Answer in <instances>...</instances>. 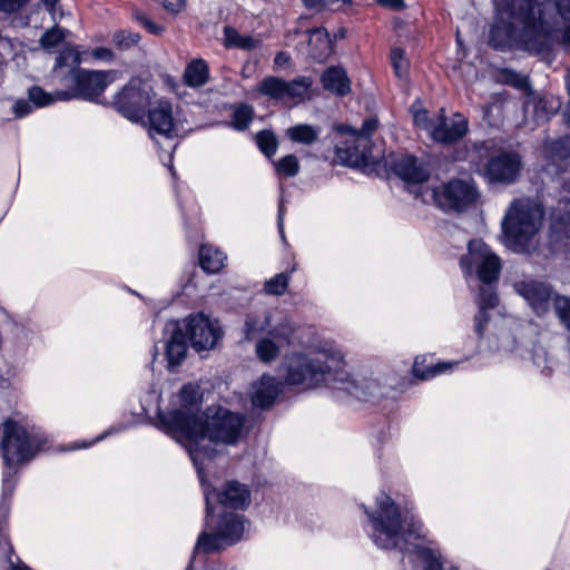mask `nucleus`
Masks as SVG:
<instances>
[{"label": "nucleus", "mask_w": 570, "mask_h": 570, "mask_svg": "<svg viewBox=\"0 0 570 570\" xmlns=\"http://www.w3.org/2000/svg\"><path fill=\"white\" fill-rule=\"evenodd\" d=\"M203 392L198 384L187 383L171 397L166 410L158 411V428L180 442L188 451L203 480L217 444H235L243 428V416L223 407L199 412Z\"/></svg>", "instance_id": "nucleus-1"}, {"label": "nucleus", "mask_w": 570, "mask_h": 570, "mask_svg": "<svg viewBox=\"0 0 570 570\" xmlns=\"http://www.w3.org/2000/svg\"><path fill=\"white\" fill-rule=\"evenodd\" d=\"M303 348L286 354L279 364L283 383L297 386L303 391L323 387L343 390L358 399L383 397L389 391L402 385L393 373H370L352 376L347 371L344 352L337 346L324 342L303 343Z\"/></svg>", "instance_id": "nucleus-2"}, {"label": "nucleus", "mask_w": 570, "mask_h": 570, "mask_svg": "<svg viewBox=\"0 0 570 570\" xmlns=\"http://www.w3.org/2000/svg\"><path fill=\"white\" fill-rule=\"evenodd\" d=\"M558 19L550 21L554 6L550 0H517L511 22L502 19L490 29V43L497 49L513 46L529 51H540L546 40L562 32V40L570 43V0H557Z\"/></svg>", "instance_id": "nucleus-3"}, {"label": "nucleus", "mask_w": 570, "mask_h": 570, "mask_svg": "<svg viewBox=\"0 0 570 570\" xmlns=\"http://www.w3.org/2000/svg\"><path fill=\"white\" fill-rule=\"evenodd\" d=\"M362 508L367 517L366 531L376 547L415 552L426 561L425 570H445L438 551L423 546L432 543L424 524L414 518L406 521L401 508L387 492L380 491L372 507Z\"/></svg>", "instance_id": "nucleus-4"}, {"label": "nucleus", "mask_w": 570, "mask_h": 570, "mask_svg": "<svg viewBox=\"0 0 570 570\" xmlns=\"http://www.w3.org/2000/svg\"><path fill=\"white\" fill-rule=\"evenodd\" d=\"M41 444L42 438L20 422L7 420L0 426V452L4 463L3 498L12 493L13 475L18 468L33 459Z\"/></svg>", "instance_id": "nucleus-5"}, {"label": "nucleus", "mask_w": 570, "mask_h": 570, "mask_svg": "<svg viewBox=\"0 0 570 570\" xmlns=\"http://www.w3.org/2000/svg\"><path fill=\"white\" fill-rule=\"evenodd\" d=\"M543 220L542 207L530 198L513 200L502 220L505 245L514 252L528 249Z\"/></svg>", "instance_id": "nucleus-6"}, {"label": "nucleus", "mask_w": 570, "mask_h": 570, "mask_svg": "<svg viewBox=\"0 0 570 570\" xmlns=\"http://www.w3.org/2000/svg\"><path fill=\"white\" fill-rule=\"evenodd\" d=\"M206 527L197 540L196 549L204 552L216 551L238 542L246 530L245 518L238 513L207 512Z\"/></svg>", "instance_id": "nucleus-7"}, {"label": "nucleus", "mask_w": 570, "mask_h": 570, "mask_svg": "<svg viewBox=\"0 0 570 570\" xmlns=\"http://www.w3.org/2000/svg\"><path fill=\"white\" fill-rule=\"evenodd\" d=\"M243 333L246 341L259 338L265 334L284 340L287 345L301 338L299 328L288 316L276 311L249 313L245 318Z\"/></svg>", "instance_id": "nucleus-8"}, {"label": "nucleus", "mask_w": 570, "mask_h": 570, "mask_svg": "<svg viewBox=\"0 0 570 570\" xmlns=\"http://www.w3.org/2000/svg\"><path fill=\"white\" fill-rule=\"evenodd\" d=\"M119 78L116 70H86L77 69L72 73V86L65 91L58 94L61 101L70 99H82L89 101H98L105 89Z\"/></svg>", "instance_id": "nucleus-9"}, {"label": "nucleus", "mask_w": 570, "mask_h": 570, "mask_svg": "<svg viewBox=\"0 0 570 570\" xmlns=\"http://www.w3.org/2000/svg\"><path fill=\"white\" fill-rule=\"evenodd\" d=\"M460 266L465 276L475 275L482 283L490 284L499 277L501 261L483 240L474 239L469 243Z\"/></svg>", "instance_id": "nucleus-10"}, {"label": "nucleus", "mask_w": 570, "mask_h": 570, "mask_svg": "<svg viewBox=\"0 0 570 570\" xmlns=\"http://www.w3.org/2000/svg\"><path fill=\"white\" fill-rule=\"evenodd\" d=\"M312 78L305 76L289 81L279 77L268 76L258 83L257 90L269 99L281 100L295 106L312 98Z\"/></svg>", "instance_id": "nucleus-11"}, {"label": "nucleus", "mask_w": 570, "mask_h": 570, "mask_svg": "<svg viewBox=\"0 0 570 570\" xmlns=\"http://www.w3.org/2000/svg\"><path fill=\"white\" fill-rule=\"evenodd\" d=\"M377 120L368 118L360 131L348 125H340L336 130L346 136V140L336 145L337 156L347 165L355 166L367 160L368 137L376 130Z\"/></svg>", "instance_id": "nucleus-12"}, {"label": "nucleus", "mask_w": 570, "mask_h": 570, "mask_svg": "<svg viewBox=\"0 0 570 570\" xmlns=\"http://www.w3.org/2000/svg\"><path fill=\"white\" fill-rule=\"evenodd\" d=\"M151 86L139 79H132L115 97L116 109L132 122L142 120L144 110L154 102Z\"/></svg>", "instance_id": "nucleus-13"}, {"label": "nucleus", "mask_w": 570, "mask_h": 570, "mask_svg": "<svg viewBox=\"0 0 570 570\" xmlns=\"http://www.w3.org/2000/svg\"><path fill=\"white\" fill-rule=\"evenodd\" d=\"M186 131L179 111L165 99L154 101L148 109V134L150 138L173 139Z\"/></svg>", "instance_id": "nucleus-14"}, {"label": "nucleus", "mask_w": 570, "mask_h": 570, "mask_svg": "<svg viewBox=\"0 0 570 570\" xmlns=\"http://www.w3.org/2000/svg\"><path fill=\"white\" fill-rule=\"evenodd\" d=\"M176 324L183 327L186 340L189 341L191 347L196 351L214 348L222 337L218 322L203 314L191 315L181 323Z\"/></svg>", "instance_id": "nucleus-15"}, {"label": "nucleus", "mask_w": 570, "mask_h": 570, "mask_svg": "<svg viewBox=\"0 0 570 570\" xmlns=\"http://www.w3.org/2000/svg\"><path fill=\"white\" fill-rule=\"evenodd\" d=\"M435 204L444 210L460 212L476 198L474 186L466 180H452L432 191Z\"/></svg>", "instance_id": "nucleus-16"}, {"label": "nucleus", "mask_w": 570, "mask_h": 570, "mask_svg": "<svg viewBox=\"0 0 570 570\" xmlns=\"http://www.w3.org/2000/svg\"><path fill=\"white\" fill-rule=\"evenodd\" d=\"M205 470L203 469V480L200 482L204 485V493L207 504V512L214 511L212 501L216 500L223 508H230L234 510H243L249 505L250 494L249 490L236 481L226 482L222 490L216 492L205 481Z\"/></svg>", "instance_id": "nucleus-17"}, {"label": "nucleus", "mask_w": 570, "mask_h": 570, "mask_svg": "<svg viewBox=\"0 0 570 570\" xmlns=\"http://www.w3.org/2000/svg\"><path fill=\"white\" fill-rule=\"evenodd\" d=\"M521 170V159L512 151H501L491 157L485 175L491 181L512 183Z\"/></svg>", "instance_id": "nucleus-18"}, {"label": "nucleus", "mask_w": 570, "mask_h": 570, "mask_svg": "<svg viewBox=\"0 0 570 570\" xmlns=\"http://www.w3.org/2000/svg\"><path fill=\"white\" fill-rule=\"evenodd\" d=\"M514 288L537 315H543L549 311L552 292L547 284L529 279L515 283Z\"/></svg>", "instance_id": "nucleus-19"}, {"label": "nucleus", "mask_w": 570, "mask_h": 570, "mask_svg": "<svg viewBox=\"0 0 570 570\" xmlns=\"http://www.w3.org/2000/svg\"><path fill=\"white\" fill-rule=\"evenodd\" d=\"M468 132V120L460 114L450 119L444 117L443 110L436 115L435 128L432 129V139L441 144L454 142Z\"/></svg>", "instance_id": "nucleus-20"}, {"label": "nucleus", "mask_w": 570, "mask_h": 570, "mask_svg": "<svg viewBox=\"0 0 570 570\" xmlns=\"http://www.w3.org/2000/svg\"><path fill=\"white\" fill-rule=\"evenodd\" d=\"M282 392V382L269 374L262 375L252 384L249 396L254 406L268 407Z\"/></svg>", "instance_id": "nucleus-21"}, {"label": "nucleus", "mask_w": 570, "mask_h": 570, "mask_svg": "<svg viewBox=\"0 0 570 570\" xmlns=\"http://www.w3.org/2000/svg\"><path fill=\"white\" fill-rule=\"evenodd\" d=\"M171 334L166 343V357L168 367L173 368L179 365L187 354V340L181 326L176 323L170 324Z\"/></svg>", "instance_id": "nucleus-22"}, {"label": "nucleus", "mask_w": 570, "mask_h": 570, "mask_svg": "<svg viewBox=\"0 0 570 570\" xmlns=\"http://www.w3.org/2000/svg\"><path fill=\"white\" fill-rule=\"evenodd\" d=\"M396 174L405 181L420 184L428 179V169L412 156L400 158L395 164Z\"/></svg>", "instance_id": "nucleus-23"}, {"label": "nucleus", "mask_w": 570, "mask_h": 570, "mask_svg": "<svg viewBox=\"0 0 570 570\" xmlns=\"http://www.w3.org/2000/svg\"><path fill=\"white\" fill-rule=\"evenodd\" d=\"M323 87L336 96H345L351 91V80L341 67L327 68L321 78Z\"/></svg>", "instance_id": "nucleus-24"}, {"label": "nucleus", "mask_w": 570, "mask_h": 570, "mask_svg": "<svg viewBox=\"0 0 570 570\" xmlns=\"http://www.w3.org/2000/svg\"><path fill=\"white\" fill-rule=\"evenodd\" d=\"M308 46L309 56L318 61L330 57L333 50L330 35L324 28H316L309 31Z\"/></svg>", "instance_id": "nucleus-25"}, {"label": "nucleus", "mask_w": 570, "mask_h": 570, "mask_svg": "<svg viewBox=\"0 0 570 570\" xmlns=\"http://www.w3.org/2000/svg\"><path fill=\"white\" fill-rule=\"evenodd\" d=\"M283 343L286 344L284 340H278V337H274L272 335H265L257 338L255 344L256 357L262 363H273L279 356Z\"/></svg>", "instance_id": "nucleus-26"}, {"label": "nucleus", "mask_w": 570, "mask_h": 570, "mask_svg": "<svg viewBox=\"0 0 570 570\" xmlns=\"http://www.w3.org/2000/svg\"><path fill=\"white\" fill-rule=\"evenodd\" d=\"M184 82L190 88H199L209 80V68L205 60L193 59L185 68Z\"/></svg>", "instance_id": "nucleus-27"}, {"label": "nucleus", "mask_w": 570, "mask_h": 570, "mask_svg": "<svg viewBox=\"0 0 570 570\" xmlns=\"http://www.w3.org/2000/svg\"><path fill=\"white\" fill-rule=\"evenodd\" d=\"M426 357H416L413 364L414 376L421 380H429L436 375L452 371L459 363L458 362H439L424 365Z\"/></svg>", "instance_id": "nucleus-28"}, {"label": "nucleus", "mask_w": 570, "mask_h": 570, "mask_svg": "<svg viewBox=\"0 0 570 570\" xmlns=\"http://www.w3.org/2000/svg\"><path fill=\"white\" fill-rule=\"evenodd\" d=\"M227 256L210 245H203L199 249V263L205 272H219L225 266Z\"/></svg>", "instance_id": "nucleus-29"}, {"label": "nucleus", "mask_w": 570, "mask_h": 570, "mask_svg": "<svg viewBox=\"0 0 570 570\" xmlns=\"http://www.w3.org/2000/svg\"><path fill=\"white\" fill-rule=\"evenodd\" d=\"M8 512V507L4 505V503L0 504V531H2L3 520H2V513L3 518L6 517ZM0 561L4 567H8L9 570H31L24 564L16 563L12 559V548L6 538V535L0 532Z\"/></svg>", "instance_id": "nucleus-30"}, {"label": "nucleus", "mask_w": 570, "mask_h": 570, "mask_svg": "<svg viewBox=\"0 0 570 570\" xmlns=\"http://www.w3.org/2000/svg\"><path fill=\"white\" fill-rule=\"evenodd\" d=\"M497 295L491 288H482L479 299V314L475 316V332L481 335L484 324L488 322L487 309L497 305Z\"/></svg>", "instance_id": "nucleus-31"}, {"label": "nucleus", "mask_w": 570, "mask_h": 570, "mask_svg": "<svg viewBox=\"0 0 570 570\" xmlns=\"http://www.w3.org/2000/svg\"><path fill=\"white\" fill-rule=\"evenodd\" d=\"M318 134L320 129L306 124L296 125L286 130V135L291 140L305 145L313 144L317 139Z\"/></svg>", "instance_id": "nucleus-32"}, {"label": "nucleus", "mask_w": 570, "mask_h": 570, "mask_svg": "<svg viewBox=\"0 0 570 570\" xmlns=\"http://www.w3.org/2000/svg\"><path fill=\"white\" fill-rule=\"evenodd\" d=\"M411 112L415 126L428 131L432 137V129L435 128L436 115L430 117L428 110L422 106L420 101H415L411 107Z\"/></svg>", "instance_id": "nucleus-33"}, {"label": "nucleus", "mask_w": 570, "mask_h": 570, "mask_svg": "<svg viewBox=\"0 0 570 570\" xmlns=\"http://www.w3.org/2000/svg\"><path fill=\"white\" fill-rule=\"evenodd\" d=\"M80 62L81 53L72 47H67L57 57L55 69L61 70L62 68L67 67L71 69L73 73L77 70L76 68L80 65Z\"/></svg>", "instance_id": "nucleus-34"}, {"label": "nucleus", "mask_w": 570, "mask_h": 570, "mask_svg": "<svg viewBox=\"0 0 570 570\" xmlns=\"http://www.w3.org/2000/svg\"><path fill=\"white\" fill-rule=\"evenodd\" d=\"M254 116L252 106L240 104L234 107L232 115V126L237 130H244L248 127Z\"/></svg>", "instance_id": "nucleus-35"}, {"label": "nucleus", "mask_w": 570, "mask_h": 570, "mask_svg": "<svg viewBox=\"0 0 570 570\" xmlns=\"http://www.w3.org/2000/svg\"><path fill=\"white\" fill-rule=\"evenodd\" d=\"M59 92L60 91H57L55 94H49V92H46L40 87H31L28 90V99L31 101L33 107L42 108V107H47V106L53 104L57 100H60L58 98Z\"/></svg>", "instance_id": "nucleus-36"}, {"label": "nucleus", "mask_w": 570, "mask_h": 570, "mask_svg": "<svg viewBox=\"0 0 570 570\" xmlns=\"http://www.w3.org/2000/svg\"><path fill=\"white\" fill-rule=\"evenodd\" d=\"M390 58L395 76L400 79H405L410 69V62L405 52L401 48H393Z\"/></svg>", "instance_id": "nucleus-37"}, {"label": "nucleus", "mask_w": 570, "mask_h": 570, "mask_svg": "<svg viewBox=\"0 0 570 570\" xmlns=\"http://www.w3.org/2000/svg\"><path fill=\"white\" fill-rule=\"evenodd\" d=\"M289 283V275L286 273H281L272 278L267 279L264 285V291L268 295H283Z\"/></svg>", "instance_id": "nucleus-38"}, {"label": "nucleus", "mask_w": 570, "mask_h": 570, "mask_svg": "<svg viewBox=\"0 0 570 570\" xmlns=\"http://www.w3.org/2000/svg\"><path fill=\"white\" fill-rule=\"evenodd\" d=\"M277 175L293 177L299 170V161L296 156L287 155L274 163Z\"/></svg>", "instance_id": "nucleus-39"}, {"label": "nucleus", "mask_w": 570, "mask_h": 570, "mask_svg": "<svg viewBox=\"0 0 570 570\" xmlns=\"http://www.w3.org/2000/svg\"><path fill=\"white\" fill-rule=\"evenodd\" d=\"M256 141L262 153H264L267 157H271L276 153L277 140L273 132L261 131L256 136Z\"/></svg>", "instance_id": "nucleus-40"}, {"label": "nucleus", "mask_w": 570, "mask_h": 570, "mask_svg": "<svg viewBox=\"0 0 570 570\" xmlns=\"http://www.w3.org/2000/svg\"><path fill=\"white\" fill-rule=\"evenodd\" d=\"M139 35L128 30H121L112 36V43L120 49H128L139 42Z\"/></svg>", "instance_id": "nucleus-41"}, {"label": "nucleus", "mask_w": 570, "mask_h": 570, "mask_svg": "<svg viewBox=\"0 0 570 570\" xmlns=\"http://www.w3.org/2000/svg\"><path fill=\"white\" fill-rule=\"evenodd\" d=\"M554 309L559 320L570 332V298L566 296H557L554 298Z\"/></svg>", "instance_id": "nucleus-42"}, {"label": "nucleus", "mask_w": 570, "mask_h": 570, "mask_svg": "<svg viewBox=\"0 0 570 570\" xmlns=\"http://www.w3.org/2000/svg\"><path fill=\"white\" fill-rule=\"evenodd\" d=\"M65 36L66 33L61 28L53 27L41 37L40 45L45 49H52L65 39Z\"/></svg>", "instance_id": "nucleus-43"}, {"label": "nucleus", "mask_w": 570, "mask_h": 570, "mask_svg": "<svg viewBox=\"0 0 570 570\" xmlns=\"http://www.w3.org/2000/svg\"><path fill=\"white\" fill-rule=\"evenodd\" d=\"M304 6L312 10H322L327 6H333L336 2H342L344 6H350L351 0H302Z\"/></svg>", "instance_id": "nucleus-44"}, {"label": "nucleus", "mask_w": 570, "mask_h": 570, "mask_svg": "<svg viewBox=\"0 0 570 570\" xmlns=\"http://www.w3.org/2000/svg\"><path fill=\"white\" fill-rule=\"evenodd\" d=\"M29 0H0V12L14 13L22 9Z\"/></svg>", "instance_id": "nucleus-45"}, {"label": "nucleus", "mask_w": 570, "mask_h": 570, "mask_svg": "<svg viewBox=\"0 0 570 570\" xmlns=\"http://www.w3.org/2000/svg\"><path fill=\"white\" fill-rule=\"evenodd\" d=\"M12 110L17 118H22L32 112L33 106L27 100L18 99L13 102Z\"/></svg>", "instance_id": "nucleus-46"}, {"label": "nucleus", "mask_w": 570, "mask_h": 570, "mask_svg": "<svg viewBox=\"0 0 570 570\" xmlns=\"http://www.w3.org/2000/svg\"><path fill=\"white\" fill-rule=\"evenodd\" d=\"M90 56L99 61L111 62L115 55L111 49L106 47H97L90 51Z\"/></svg>", "instance_id": "nucleus-47"}, {"label": "nucleus", "mask_w": 570, "mask_h": 570, "mask_svg": "<svg viewBox=\"0 0 570 570\" xmlns=\"http://www.w3.org/2000/svg\"><path fill=\"white\" fill-rule=\"evenodd\" d=\"M169 12L177 13L185 7V0H159Z\"/></svg>", "instance_id": "nucleus-48"}, {"label": "nucleus", "mask_w": 570, "mask_h": 570, "mask_svg": "<svg viewBox=\"0 0 570 570\" xmlns=\"http://www.w3.org/2000/svg\"><path fill=\"white\" fill-rule=\"evenodd\" d=\"M138 20L140 21V23L151 33H160L161 32V27L157 26L156 23H154L153 21H150L147 17L145 16H139L137 17Z\"/></svg>", "instance_id": "nucleus-49"}, {"label": "nucleus", "mask_w": 570, "mask_h": 570, "mask_svg": "<svg viewBox=\"0 0 570 570\" xmlns=\"http://www.w3.org/2000/svg\"><path fill=\"white\" fill-rule=\"evenodd\" d=\"M377 2L383 6L394 10H400L404 8L403 0H377Z\"/></svg>", "instance_id": "nucleus-50"}, {"label": "nucleus", "mask_w": 570, "mask_h": 570, "mask_svg": "<svg viewBox=\"0 0 570 570\" xmlns=\"http://www.w3.org/2000/svg\"><path fill=\"white\" fill-rule=\"evenodd\" d=\"M225 33H226V42L228 45H234V46H240V47H244L245 45L244 43H239L237 42L235 39H234V36H235V31L230 28H226L225 29Z\"/></svg>", "instance_id": "nucleus-51"}, {"label": "nucleus", "mask_w": 570, "mask_h": 570, "mask_svg": "<svg viewBox=\"0 0 570 570\" xmlns=\"http://www.w3.org/2000/svg\"><path fill=\"white\" fill-rule=\"evenodd\" d=\"M104 438H105V435H101V436L97 438L95 441L89 442V443H86V442H82V443H75L73 445H71V446L69 448V450H77V449H85V448H88V446H90L91 444H94V443L98 442L99 440H101V439H104Z\"/></svg>", "instance_id": "nucleus-52"}, {"label": "nucleus", "mask_w": 570, "mask_h": 570, "mask_svg": "<svg viewBox=\"0 0 570 570\" xmlns=\"http://www.w3.org/2000/svg\"><path fill=\"white\" fill-rule=\"evenodd\" d=\"M203 570H234L225 564H210L204 568Z\"/></svg>", "instance_id": "nucleus-53"}, {"label": "nucleus", "mask_w": 570, "mask_h": 570, "mask_svg": "<svg viewBox=\"0 0 570 570\" xmlns=\"http://www.w3.org/2000/svg\"><path fill=\"white\" fill-rule=\"evenodd\" d=\"M287 60L288 57L284 52H281L275 57V63L278 66L284 65Z\"/></svg>", "instance_id": "nucleus-54"}, {"label": "nucleus", "mask_w": 570, "mask_h": 570, "mask_svg": "<svg viewBox=\"0 0 570 570\" xmlns=\"http://www.w3.org/2000/svg\"><path fill=\"white\" fill-rule=\"evenodd\" d=\"M43 3L49 8L52 9L55 4L58 2V0H42Z\"/></svg>", "instance_id": "nucleus-55"}, {"label": "nucleus", "mask_w": 570, "mask_h": 570, "mask_svg": "<svg viewBox=\"0 0 570 570\" xmlns=\"http://www.w3.org/2000/svg\"><path fill=\"white\" fill-rule=\"evenodd\" d=\"M518 79L513 82L514 86L521 87L525 83L524 78L517 77Z\"/></svg>", "instance_id": "nucleus-56"}, {"label": "nucleus", "mask_w": 570, "mask_h": 570, "mask_svg": "<svg viewBox=\"0 0 570 570\" xmlns=\"http://www.w3.org/2000/svg\"><path fill=\"white\" fill-rule=\"evenodd\" d=\"M278 226H279L281 233H283V213H282V209H279Z\"/></svg>", "instance_id": "nucleus-57"}]
</instances>
